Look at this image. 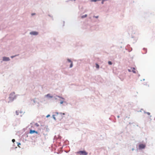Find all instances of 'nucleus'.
<instances>
[{"label": "nucleus", "instance_id": "nucleus-11", "mask_svg": "<svg viewBox=\"0 0 155 155\" xmlns=\"http://www.w3.org/2000/svg\"><path fill=\"white\" fill-rule=\"evenodd\" d=\"M87 16V15H83L81 17V18H85V17H86Z\"/></svg>", "mask_w": 155, "mask_h": 155}, {"label": "nucleus", "instance_id": "nucleus-1", "mask_svg": "<svg viewBox=\"0 0 155 155\" xmlns=\"http://www.w3.org/2000/svg\"><path fill=\"white\" fill-rule=\"evenodd\" d=\"M9 98L11 100H13L15 98V95L14 92L11 93L9 95Z\"/></svg>", "mask_w": 155, "mask_h": 155}, {"label": "nucleus", "instance_id": "nucleus-22", "mask_svg": "<svg viewBox=\"0 0 155 155\" xmlns=\"http://www.w3.org/2000/svg\"><path fill=\"white\" fill-rule=\"evenodd\" d=\"M128 71L129 72H130L131 71V70H130V69H128Z\"/></svg>", "mask_w": 155, "mask_h": 155}, {"label": "nucleus", "instance_id": "nucleus-8", "mask_svg": "<svg viewBox=\"0 0 155 155\" xmlns=\"http://www.w3.org/2000/svg\"><path fill=\"white\" fill-rule=\"evenodd\" d=\"M45 96L47 97H49L50 98H52L53 97V96H52L50 94H47Z\"/></svg>", "mask_w": 155, "mask_h": 155}, {"label": "nucleus", "instance_id": "nucleus-10", "mask_svg": "<svg viewBox=\"0 0 155 155\" xmlns=\"http://www.w3.org/2000/svg\"><path fill=\"white\" fill-rule=\"evenodd\" d=\"M143 51H144V53H143L144 54H146V53H147V49L146 48H144L143 49Z\"/></svg>", "mask_w": 155, "mask_h": 155}, {"label": "nucleus", "instance_id": "nucleus-21", "mask_svg": "<svg viewBox=\"0 0 155 155\" xmlns=\"http://www.w3.org/2000/svg\"><path fill=\"white\" fill-rule=\"evenodd\" d=\"M35 13H33V14H31V15H35Z\"/></svg>", "mask_w": 155, "mask_h": 155}, {"label": "nucleus", "instance_id": "nucleus-7", "mask_svg": "<svg viewBox=\"0 0 155 155\" xmlns=\"http://www.w3.org/2000/svg\"><path fill=\"white\" fill-rule=\"evenodd\" d=\"M30 34L31 35H36L38 34V32L36 31H32L31 32Z\"/></svg>", "mask_w": 155, "mask_h": 155}, {"label": "nucleus", "instance_id": "nucleus-17", "mask_svg": "<svg viewBox=\"0 0 155 155\" xmlns=\"http://www.w3.org/2000/svg\"><path fill=\"white\" fill-rule=\"evenodd\" d=\"M63 103V101H61V102H60V104H62Z\"/></svg>", "mask_w": 155, "mask_h": 155}, {"label": "nucleus", "instance_id": "nucleus-23", "mask_svg": "<svg viewBox=\"0 0 155 155\" xmlns=\"http://www.w3.org/2000/svg\"><path fill=\"white\" fill-rule=\"evenodd\" d=\"M14 57V56H11V58H13V57Z\"/></svg>", "mask_w": 155, "mask_h": 155}, {"label": "nucleus", "instance_id": "nucleus-9", "mask_svg": "<svg viewBox=\"0 0 155 155\" xmlns=\"http://www.w3.org/2000/svg\"><path fill=\"white\" fill-rule=\"evenodd\" d=\"M132 70V71L134 73H136V71L135 70V69L134 68H131Z\"/></svg>", "mask_w": 155, "mask_h": 155}, {"label": "nucleus", "instance_id": "nucleus-19", "mask_svg": "<svg viewBox=\"0 0 155 155\" xmlns=\"http://www.w3.org/2000/svg\"><path fill=\"white\" fill-rule=\"evenodd\" d=\"M20 144H20V143H18V147H19V145H20Z\"/></svg>", "mask_w": 155, "mask_h": 155}, {"label": "nucleus", "instance_id": "nucleus-15", "mask_svg": "<svg viewBox=\"0 0 155 155\" xmlns=\"http://www.w3.org/2000/svg\"><path fill=\"white\" fill-rule=\"evenodd\" d=\"M53 118L54 119V120H56V118L55 117V115H53Z\"/></svg>", "mask_w": 155, "mask_h": 155}, {"label": "nucleus", "instance_id": "nucleus-25", "mask_svg": "<svg viewBox=\"0 0 155 155\" xmlns=\"http://www.w3.org/2000/svg\"><path fill=\"white\" fill-rule=\"evenodd\" d=\"M101 3L102 4H103V1H102Z\"/></svg>", "mask_w": 155, "mask_h": 155}, {"label": "nucleus", "instance_id": "nucleus-12", "mask_svg": "<svg viewBox=\"0 0 155 155\" xmlns=\"http://www.w3.org/2000/svg\"><path fill=\"white\" fill-rule=\"evenodd\" d=\"M96 67L97 68H99V65H98V64H96Z\"/></svg>", "mask_w": 155, "mask_h": 155}, {"label": "nucleus", "instance_id": "nucleus-18", "mask_svg": "<svg viewBox=\"0 0 155 155\" xmlns=\"http://www.w3.org/2000/svg\"><path fill=\"white\" fill-rule=\"evenodd\" d=\"M94 17H95L96 18H97L98 17V16H94Z\"/></svg>", "mask_w": 155, "mask_h": 155}, {"label": "nucleus", "instance_id": "nucleus-5", "mask_svg": "<svg viewBox=\"0 0 155 155\" xmlns=\"http://www.w3.org/2000/svg\"><path fill=\"white\" fill-rule=\"evenodd\" d=\"M34 133H36V134H37L38 133L37 131H36L35 130H30V133L31 134H32Z\"/></svg>", "mask_w": 155, "mask_h": 155}, {"label": "nucleus", "instance_id": "nucleus-26", "mask_svg": "<svg viewBox=\"0 0 155 155\" xmlns=\"http://www.w3.org/2000/svg\"><path fill=\"white\" fill-rule=\"evenodd\" d=\"M95 1H95H96V0H95V1Z\"/></svg>", "mask_w": 155, "mask_h": 155}, {"label": "nucleus", "instance_id": "nucleus-16", "mask_svg": "<svg viewBox=\"0 0 155 155\" xmlns=\"http://www.w3.org/2000/svg\"><path fill=\"white\" fill-rule=\"evenodd\" d=\"M12 141L13 142H14L15 141V140L14 139H13L12 140Z\"/></svg>", "mask_w": 155, "mask_h": 155}, {"label": "nucleus", "instance_id": "nucleus-2", "mask_svg": "<svg viewBox=\"0 0 155 155\" xmlns=\"http://www.w3.org/2000/svg\"><path fill=\"white\" fill-rule=\"evenodd\" d=\"M77 153L81 155H87L88 154V153L87 152L84 151H79Z\"/></svg>", "mask_w": 155, "mask_h": 155}, {"label": "nucleus", "instance_id": "nucleus-24", "mask_svg": "<svg viewBox=\"0 0 155 155\" xmlns=\"http://www.w3.org/2000/svg\"><path fill=\"white\" fill-rule=\"evenodd\" d=\"M147 114L149 115L150 114V113H147Z\"/></svg>", "mask_w": 155, "mask_h": 155}, {"label": "nucleus", "instance_id": "nucleus-6", "mask_svg": "<svg viewBox=\"0 0 155 155\" xmlns=\"http://www.w3.org/2000/svg\"><path fill=\"white\" fill-rule=\"evenodd\" d=\"M67 60L69 62H71V64L70 65V68H72L73 66V63L72 62V61H71L69 59H67Z\"/></svg>", "mask_w": 155, "mask_h": 155}, {"label": "nucleus", "instance_id": "nucleus-20", "mask_svg": "<svg viewBox=\"0 0 155 155\" xmlns=\"http://www.w3.org/2000/svg\"><path fill=\"white\" fill-rule=\"evenodd\" d=\"M50 115H48L47 116V117H49L50 116Z\"/></svg>", "mask_w": 155, "mask_h": 155}, {"label": "nucleus", "instance_id": "nucleus-13", "mask_svg": "<svg viewBox=\"0 0 155 155\" xmlns=\"http://www.w3.org/2000/svg\"><path fill=\"white\" fill-rule=\"evenodd\" d=\"M35 125L37 127H38L39 126V125L37 123H36L35 124Z\"/></svg>", "mask_w": 155, "mask_h": 155}, {"label": "nucleus", "instance_id": "nucleus-4", "mask_svg": "<svg viewBox=\"0 0 155 155\" xmlns=\"http://www.w3.org/2000/svg\"><path fill=\"white\" fill-rule=\"evenodd\" d=\"M3 61H9L10 60V59L8 57H4L3 58Z\"/></svg>", "mask_w": 155, "mask_h": 155}, {"label": "nucleus", "instance_id": "nucleus-3", "mask_svg": "<svg viewBox=\"0 0 155 155\" xmlns=\"http://www.w3.org/2000/svg\"><path fill=\"white\" fill-rule=\"evenodd\" d=\"M145 147V145L143 144H141L139 145V148L140 149H143Z\"/></svg>", "mask_w": 155, "mask_h": 155}, {"label": "nucleus", "instance_id": "nucleus-14", "mask_svg": "<svg viewBox=\"0 0 155 155\" xmlns=\"http://www.w3.org/2000/svg\"><path fill=\"white\" fill-rule=\"evenodd\" d=\"M108 63L110 65H111L112 64V62L111 61H108Z\"/></svg>", "mask_w": 155, "mask_h": 155}]
</instances>
